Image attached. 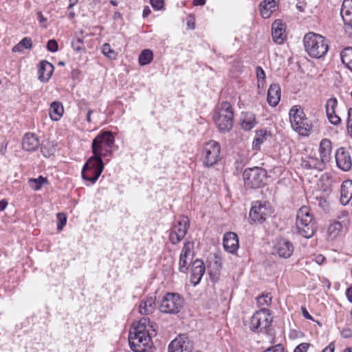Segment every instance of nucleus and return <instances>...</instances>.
I'll use <instances>...</instances> for the list:
<instances>
[{
    "label": "nucleus",
    "instance_id": "1",
    "mask_svg": "<svg viewBox=\"0 0 352 352\" xmlns=\"http://www.w3.org/2000/svg\"><path fill=\"white\" fill-rule=\"evenodd\" d=\"M148 322V318H142L137 324L134 323L130 329L129 342L131 349L135 352H152L147 349L151 345V336L145 331Z\"/></svg>",
    "mask_w": 352,
    "mask_h": 352
},
{
    "label": "nucleus",
    "instance_id": "2",
    "mask_svg": "<svg viewBox=\"0 0 352 352\" xmlns=\"http://www.w3.org/2000/svg\"><path fill=\"white\" fill-rule=\"evenodd\" d=\"M303 43L306 52L314 58L323 57L329 50V45L326 38L320 34L314 32H309L305 35Z\"/></svg>",
    "mask_w": 352,
    "mask_h": 352
},
{
    "label": "nucleus",
    "instance_id": "3",
    "mask_svg": "<svg viewBox=\"0 0 352 352\" xmlns=\"http://www.w3.org/2000/svg\"><path fill=\"white\" fill-rule=\"evenodd\" d=\"M316 229V223L309 208L307 206H302L296 214V230L297 232L302 236L309 239L314 234Z\"/></svg>",
    "mask_w": 352,
    "mask_h": 352
},
{
    "label": "nucleus",
    "instance_id": "4",
    "mask_svg": "<svg viewBox=\"0 0 352 352\" xmlns=\"http://www.w3.org/2000/svg\"><path fill=\"white\" fill-rule=\"evenodd\" d=\"M289 115L291 126L294 131L302 136H308L313 132L312 124L306 118L301 106H294Z\"/></svg>",
    "mask_w": 352,
    "mask_h": 352
},
{
    "label": "nucleus",
    "instance_id": "5",
    "mask_svg": "<svg viewBox=\"0 0 352 352\" xmlns=\"http://www.w3.org/2000/svg\"><path fill=\"white\" fill-rule=\"evenodd\" d=\"M215 124L220 132L230 131L233 127L234 113L231 104L228 102L221 103L213 116Z\"/></svg>",
    "mask_w": 352,
    "mask_h": 352
},
{
    "label": "nucleus",
    "instance_id": "6",
    "mask_svg": "<svg viewBox=\"0 0 352 352\" xmlns=\"http://www.w3.org/2000/svg\"><path fill=\"white\" fill-rule=\"evenodd\" d=\"M272 317L270 311L267 309H261L252 316L250 324L252 331L260 333L263 332L266 335L272 336L273 331L271 328Z\"/></svg>",
    "mask_w": 352,
    "mask_h": 352
},
{
    "label": "nucleus",
    "instance_id": "7",
    "mask_svg": "<svg viewBox=\"0 0 352 352\" xmlns=\"http://www.w3.org/2000/svg\"><path fill=\"white\" fill-rule=\"evenodd\" d=\"M114 137L111 132L104 131L98 135L92 142V151L94 155L106 156L111 153L110 149L114 144Z\"/></svg>",
    "mask_w": 352,
    "mask_h": 352
},
{
    "label": "nucleus",
    "instance_id": "8",
    "mask_svg": "<svg viewBox=\"0 0 352 352\" xmlns=\"http://www.w3.org/2000/svg\"><path fill=\"white\" fill-rule=\"evenodd\" d=\"M243 178L247 186L252 188H260L265 184L267 172L258 166L248 168L243 171Z\"/></svg>",
    "mask_w": 352,
    "mask_h": 352
},
{
    "label": "nucleus",
    "instance_id": "9",
    "mask_svg": "<svg viewBox=\"0 0 352 352\" xmlns=\"http://www.w3.org/2000/svg\"><path fill=\"white\" fill-rule=\"evenodd\" d=\"M184 305V300L177 293H167L162 298L160 310L162 313L175 314L179 312Z\"/></svg>",
    "mask_w": 352,
    "mask_h": 352
},
{
    "label": "nucleus",
    "instance_id": "10",
    "mask_svg": "<svg viewBox=\"0 0 352 352\" xmlns=\"http://www.w3.org/2000/svg\"><path fill=\"white\" fill-rule=\"evenodd\" d=\"M221 146L219 144L214 141L208 142L204 147L202 160L205 166H212L215 164L220 159Z\"/></svg>",
    "mask_w": 352,
    "mask_h": 352
},
{
    "label": "nucleus",
    "instance_id": "11",
    "mask_svg": "<svg viewBox=\"0 0 352 352\" xmlns=\"http://www.w3.org/2000/svg\"><path fill=\"white\" fill-rule=\"evenodd\" d=\"M272 213V206L266 201H256L252 203L250 217L254 221L262 223Z\"/></svg>",
    "mask_w": 352,
    "mask_h": 352
},
{
    "label": "nucleus",
    "instance_id": "12",
    "mask_svg": "<svg viewBox=\"0 0 352 352\" xmlns=\"http://www.w3.org/2000/svg\"><path fill=\"white\" fill-rule=\"evenodd\" d=\"M190 226V221L186 216H182L177 223L173 226L169 240L172 244L179 243L186 236Z\"/></svg>",
    "mask_w": 352,
    "mask_h": 352
},
{
    "label": "nucleus",
    "instance_id": "13",
    "mask_svg": "<svg viewBox=\"0 0 352 352\" xmlns=\"http://www.w3.org/2000/svg\"><path fill=\"white\" fill-rule=\"evenodd\" d=\"M337 166L344 171L351 169L352 159L349 150L343 147L339 148L335 155Z\"/></svg>",
    "mask_w": 352,
    "mask_h": 352
},
{
    "label": "nucleus",
    "instance_id": "14",
    "mask_svg": "<svg viewBox=\"0 0 352 352\" xmlns=\"http://www.w3.org/2000/svg\"><path fill=\"white\" fill-rule=\"evenodd\" d=\"M340 14L345 26V32L352 36V0H344Z\"/></svg>",
    "mask_w": 352,
    "mask_h": 352
},
{
    "label": "nucleus",
    "instance_id": "15",
    "mask_svg": "<svg viewBox=\"0 0 352 352\" xmlns=\"http://www.w3.org/2000/svg\"><path fill=\"white\" fill-rule=\"evenodd\" d=\"M190 351L189 340L184 334L178 336L168 346V352H190Z\"/></svg>",
    "mask_w": 352,
    "mask_h": 352
},
{
    "label": "nucleus",
    "instance_id": "16",
    "mask_svg": "<svg viewBox=\"0 0 352 352\" xmlns=\"http://www.w3.org/2000/svg\"><path fill=\"white\" fill-rule=\"evenodd\" d=\"M156 307V296L154 294H150L142 300L139 306V313L142 315L152 314Z\"/></svg>",
    "mask_w": 352,
    "mask_h": 352
},
{
    "label": "nucleus",
    "instance_id": "17",
    "mask_svg": "<svg viewBox=\"0 0 352 352\" xmlns=\"http://www.w3.org/2000/svg\"><path fill=\"white\" fill-rule=\"evenodd\" d=\"M223 245L228 252L235 254L239 247L237 234L232 232H226L223 236Z\"/></svg>",
    "mask_w": 352,
    "mask_h": 352
},
{
    "label": "nucleus",
    "instance_id": "18",
    "mask_svg": "<svg viewBox=\"0 0 352 352\" xmlns=\"http://www.w3.org/2000/svg\"><path fill=\"white\" fill-rule=\"evenodd\" d=\"M205 273V265L204 262L197 259L192 263L191 269L190 282L194 285L199 283L203 275Z\"/></svg>",
    "mask_w": 352,
    "mask_h": 352
},
{
    "label": "nucleus",
    "instance_id": "19",
    "mask_svg": "<svg viewBox=\"0 0 352 352\" xmlns=\"http://www.w3.org/2000/svg\"><path fill=\"white\" fill-rule=\"evenodd\" d=\"M338 105V101L336 98H329L326 103V113L329 122L334 124L338 125L340 123V118L336 114V108Z\"/></svg>",
    "mask_w": 352,
    "mask_h": 352
},
{
    "label": "nucleus",
    "instance_id": "20",
    "mask_svg": "<svg viewBox=\"0 0 352 352\" xmlns=\"http://www.w3.org/2000/svg\"><path fill=\"white\" fill-rule=\"evenodd\" d=\"M278 0H263L259 5V10L263 19H268L278 9Z\"/></svg>",
    "mask_w": 352,
    "mask_h": 352
},
{
    "label": "nucleus",
    "instance_id": "21",
    "mask_svg": "<svg viewBox=\"0 0 352 352\" xmlns=\"http://www.w3.org/2000/svg\"><path fill=\"white\" fill-rule=\"evenodd\" d=\"M22 146L24 150L32 152L41 146L40 140L36 134L28 133L23 139Z\"/></svg>",
    "mask_w": 352,
    "mask_h": 352
},
{
    "label": "nucleus",
    "instance_id": "22",
    "mask_svg": "<svg viewBox=\"0 0 352 352\" xmlns=\"http://www.w3.org/2000/svg\"><path fill=\"white\" fill-rule=\"evenodd\" d=\"M285 28H283L282 20L276 19L272 25V35L273 40L277 44H283L285 36H283Z\"/></svg>",
    "mask_w": 352,
    "mask_h": 352
},
{
    "label": "nucleus",
    "instance_id": "23",
    "mask_svg": "<svg viewBox=\"0 0 352 352\" xmlns=\"http://www.w3.org/2000/svg\"><path fill=\"white\" fill-rule=\"evenodd\" d=\"M54 70V65L47 60H42L38 66V79L43 82H46L52 76Z\"/></svg>",
    "mask_w": 352,
    "mask_h": 352
},
{
    "label": "nucleus",
    "instance_id": "24",
    "mask_svg": "<svg viewBox=\"0 0 352 352\" xmlns=\"http://www.w3.org/2000/svg\"><path fill=\"white\" fill-rule=\"evenodd\" d=\"M301 165L307 169L322 170L325 167V162L320 157L318 158L315 155H310L307 159L302 160Z\"/></svg>",
    "mask_w": 352,
    "mask_h": 352
},
{
    "label": "nucleus",
    "instance_id": "25",
    "mask_svg": "<svg viewBox=\"0 0 352 352\" xmlns=\"http://www.w3.org/2000/svg\"><path fill=\"white\" fill-rule=\"evenodd\" d=\"M352 199V181L342 182L340 189V202L342 205L348 204Z\"/></svg>",
    "mask_w": 352,
    "mask_h": 352
},
{
    "label": "nucleus",
    "instance_id": "26",
    "mask_svg": "<svg viewBox=\"0 0 352 352\" xmlns=\"http://www.w3.org/2000/svg\"><path fill=\"white\" fill-rule=\"evenodd\" d=\"M267 102L272 107H276L280 99V88L278 85H271L267 92Z\"/></svg>",
    "mask_w": 352,
    "mask_h": 352
},
{
    "label": "nucleus",
    "instance_id": "27",
    "mask_svg": "<svg viewBox=\"0 0 352 352\" xmlns=\"http://www.w3.org/2000/svg\"><path fill=\"white\" fill-rule=\"evenodd\" d=\"M331 142L330 140L324 138L322 139L320 143L319 153L320 157L325 162H329L331 153Z\"/></svg>",
    "mask_w": 352,
    "mask_h": 352
},
{
    "label": "nucleus",
    "instance_id": "28",
    "mask_svg": "<svg viewBox=\"0 0 352 352\" xmlns=\"http://www.w3.org/2000/svg\"><path fill=\"white\" fill-rule=\"evenodd\" d=\"M64 108L62 103L59 101H54L50 104V116L52 120L58 121L63 116Z\"/></svg>",
    "mask_w": 352,
    "mask_h": 352
},
{
    "label": "nucleus",
    "instance_id": "29",
    "mask_svg": "<svg viewBox=\"0 0 352 352\" xmlns=\"http://www.w3.org/2000/svg\"><path fill=\"white\" fill-rule=\"evenodd\" d=\"M256 120L254 114L251 113H242L241 117V128L245 131H250L256 125Z\"/></svg>",
    "mask_w": 352,
    "mask_h": 352
},
{
    "label": "nucleus",
    "instance_id": "30",
    "mask_svg": "<svg viewBox=\"0 0 352 352\" xmlns=\"http://www.w3.org/2000/svg\"><path fill=\"white\" fill-rule=\"evenodd\" d=\"M83 168L94 169V170H98L100 168H101V173L104 169V164L102 160V156L99 155H94L91 157L87 162L84 165Z\"/></svg>",
    "mask_w": 352,
    "mask_h": 352
},
{
    "label": "nucleus",
    "instance_id": "31",
    "mask_svg": "<svg viewBox=\"0 0 352 352\" xmlns=\"http://www.w3.org/2000/svg\"><path fill=\"white\" fill-rule=\"evenodd\" d=\"M101 175V168L98 170L82 168V177L84 180L89 182L91 184H94Z\"/></svg>",
    "mask_w": 352,
    "mask_h": 352
},
{
    "label": "nucleus",
    "instance_id": "32",
    "mask_svg": "<svg viewBox=\"0 0 352 352\" xmlns=\"http://www.w3.org/2000/svg\"><path fill=\"white\" fill-rule=\"evenodd\" d=\"M267 135L266 130L256 131L252 142V149L256 151L260 150L261 145L267 140Z\"/></svg>",
    "mask_w": 352,
    "mask_h": 352
},
{
    "label": "nucleus",
    "instance_id": "33",
    "mask_svg": "<svg viewBox=\"0 0 352 352\" xmlns=\"http://www.w3.org/2000/svg\"><path fill=\"white\" fill-rule=\"evenodd\" d=\"M340 56L342 63L352 72V47H348L344 49Z\"/></svg>",
    "mask_w": 352,
    "mask_h": 352
},
{
    "label": "nucleus",
    "instance_id": "34",
    "mask_svg": "<svg viewBox=\"0 0 352 352\" xmlns=\"http://www.w3.org/2000/svg\"><path fill=\"white\" fill-rule=\"evenodd\" d=\"M28 184L30 187L34 190H39L43 185L47 183L46 177L39 176L38 178H30L28 179Z\"/></svg>",
    "mask_w": 352,
    "mask_h": 352
},
{
    "label": "nucleus",
    "instance_id": "35",
    "mask_svg": "<svg viewBox=\"0 0 352 352\" xmlns=\"http://www.w3.org/2000/svg\"><path fill=\"white\" fill-rule=\"evenodd\" d=\"M342 226L340 222H334L328 228V235L331 240L335 239L340 233Z\"/></svg>",
    "mask_w": 352,
    "mask_h": 352
},
{
    "label": "nucleus",
    "instance_id": "36",
    "mask_svg": "<svg viewBox=\"0 0 352 352\" xmlns=\"http://www.w3.org/2000/svg\"><path fill=\"white\" fill-rule=\"evenodd\" d=\"M153 58V54L150 50H144L139 56V63L141 65L149 64Z\"/></svg>",
    "mask_w": 352,
    "mask_h": 352
},
{
    "label": "nucleus",
    "instance_id": "37",
    "mask_svg": "<svg viewBox=\"0 0 352 352\" xmlns=\"http://www.w3.org/2000/svg\"><path fill=\"white\" fill-rule=\"evenodd\" d=\"M286 240L285 239H280V242L274 248L273 254H277L280 257H286Z\"/></svg>",
    "mask_w": 352,
    "mask_h": 352
},
{
    "label": "nucleus",
    "instance_id": "38",
    "mask_svg": "<svg viewBox=\"0 0 352 352\" xmlns=\"http://www.w3.org/2000/svg\"><path fill=\"white\" fill-rule=\"evenodd\" d=\"M193 248L194 243L192 241H187L184 243V247L182 248L181 255L186 256V257L190 258L192 259L194 254H193Z\"/></svg>",
    "mask_w": 352,
    "mask_h": 352
},
{
    "label": "nucleus",
    "instance_id": "39",
    "mask_svg": "<svg viewBox=\"0 0 352 352\" xmlns=\"http://www.w3.org/2000/svg\"><path fill=\"white\" fill-rule=\"evenodd\" d=\"M102 54L109 59L115 60L117 57V53L111 48L109 43H104L102 47Z\"/></svg>",
    "mask_w": 352,
    "mask_h": 352
},
{
    "label": "nucleus",
    "instance_id": "40",
    "mask_svg": "<svg viewBox=\"0 0 352 352\" xmlns=\"http://www.w3.org/2000/svg\"><path fill=\"white\" fill-rule=\"evenodd\" d=\"M188 260H192L190 258L186 257L180 254L179 262V270L180 272L186 273L189 267Z\"/></svg>",
    "mask_w": 352,
    "mask_h": 352
},
{
    "label": "nucleus",
    "instance_id": "41",
    "mask_svg": "<svg viewBox=\"0 0 352 352\" xmlns=\"http://www.w3.org/2000/svg\"><path fill=\"white\" fill-rule=\"evenodd\" d=\"M272 294L270 293L263 294L257 298V303L259 306L269 305L272 302Z\"/></svg>",
    "mask_w": 352,
    "mask_h": 352
},
{
    "label": "nucleus",
    "instance_id": "42",
    "mask_svg": "<svg viewBox=\"0 0 352 352\" xmlns=\"http://www.w3.org/2000/svg\"><path fill=\"white\" fill-rule=\"evenodd\" d=\"M258 87H263L265 79L264 70L259 66L256 68Z\"/></svg>",
    "mask_w": 352,
    "mask_h": 352
},
{
    "label": "nucleus",
    "instance_id": "43",
    "mask_svg": "<svg viewBox=\"0 0 352 352\" xmlns=\"http://www.w3.org/2000/svg\"><path fill=\"white\" fill-rule=\"evenodd\" d=\"M72 47L76 52H80L85 51L83 41L80 38H75L72 42Z\"/></svg>",
    "mask_w": 352,
    "mask_h": 352
},
{
    "label": "nucleus",
    "instance_id": "44",
    "mask_svg": "<svg viewBox=\"0 0 352 352\" xmlns=\"http://www.w3.org/2000/svg\"><path fill=\"white\" fill-rule=\"evenodd\" d=\"M147 318V317H146ZM148 319H149L148 318ZM157 324L155 322H151L150 320H148V324H146L145 331L148 333V334L151 336V339L153 336L156 335V329Z\"/></svg>",
    "mask_w": 352,
    "mask_h": 352
},
{
    "label": "nucleus",
    "instance_id": "45",
    "mask_svg": "<svg viewBox=\"0 0 352 352\" xmlns=\"http://www.w3.org/2000/svg\"><path fill=\"white\" fill-rule=\"evenodd\" d=\"M57 219V230H62L63 228L65 226L67 223V217L63 213H58Z\"/></svg>",
    "mask_w": 352,
    "mask_h": 352
},
{
    "label": "nucleus",
    "instance_id": "46",
    "mask_svg": "<svg viewBox=\"0 0 352 352\" xmlns=\"http://www.w3.org/2000/svg\"><path fill=\"white\" fill-rule=\"evenodd\" d=\"M47 49L51 52H56L58 51V45L56 40L51 39L47 42Z\"/></svg>",
    "mask_w": 352,
    "mask_h": 352
},
{
    "label": "nucleus",
    "instance_id": "47",
    "mask_svg": "<svg viewBox=\"0 0 352 352\" xmlns=\"http://www.w3.org/2000/svg\"><path fill=\"white\" fill-rule=\"evenodd\" d=\"M289 339L292 340L300 339L303 337V333L299 331L291 330L289 335Z\"/></svg>",
    "mask_w": 352,
    "mask_h": 352
},
{
    "label": "nucleus",
    "instance_id": "48",
    "mask_svg": "<svg viewBox=\"0 0 352 352\" xmlns=\"http://www.w3.org/2000/svg\"><path fill=\"white\" fill-rule=\"evenodd\" d=\"M347 130L351 136H352V108H350L348 111Z\"/></svg>",
    "mask_w": 352,
    "mask_h": 352
},
{
    "label": "nucleus",
    "instance_id": "49",
    "mask_svg": "<svg viewBox=\"0 0 352 352\" xmlns=\"http://www.w3.org/2000/svg\"><path fill=\"white\" fill-rule=\"evenodd\" d=\"M309 345V343H301L295 348L294 352H307Z\"/></svg>",
    "mask_w": 352,
    "mask_h": 352
},
{
    "label": "nucleus",
    "instance_id": "50",
    "mask_svg": "<svg viewBox=\"0 0 352 352\" xmlns=\"http://www.w3.org/2000/svg\"><path fill=\"white\" fill-rule=\"evenodd\" d=\"M19 43L24 49H30L32 47V43L30 38L25 37Z\"/></svg>",
    "mask_w": 352,
    "mask_h": 352
},
{
    "label": "nucleus",
    "instance_id": "51",
    "mask_svg": "<svg viewBox=\"0 0 352 352\" xmlns=\"http://www.w3.org/2000/svg\"><path fill=\"white\" fill-rule=\"evenodd\" d=\"M151 4L153 8L160 10L164 7V0H150Z\"/></svg>",
    "mask_w": 352,
    "mask_h": 352
},
{
    "label": "nucleus",
    "instance_id": "52",
    "mask_svg": "<svg viewBox=\"0 0 352 352\" xmlns=\"http://www.w3.org/2000/svg\"><path fill=\"white\" fill-rule=\"evenodd\" d=\"M264 352H284V347L282 344H276L272 347L268 348Z\"/></svg>",
    "mask_w": 352,
    "mask_h": 352
},
{
    "label": "nucleus",
    "instance_id": "53",
    "mask_svg": "<svg viewBox=\"0 0 352 352\" xmlns=\"http://www.w3.org/2000/svg\"><path fill=\"white\" fill-rule=\"evenodd\" d=\"M295 6H296V8L299 11L304 12L305 6H306V3H305V1L303 0L302 1H298L296 2Z\"/></svg>",
    "mask_w": 352,
    "mask_h": 352
},
{
    "label": "nucleus",
    "instance_id": "54",
    "mask_svg": "<svg viewBox=\"0 0 352 352\" xmlns=\"http://www.w3.org/2000/svg\"><path fill=\"white\" fill-rule=\"evenodd\" d=\"M325 261V257L322 254H318L315 256V261L318 265H322Z\"/></svg>",
    "mask_w": 352,
    "mask_h": 352
},
{
    "label": "nucleus",
    "instance_id": "55",
    "mask_svg": "<svg viewBox=\"0 0 352 352\" xmlns=\"http://www.w3.org/2000/svg\"><path fill=\"white\" fill-rule=\"evenodd\" d=\"M335 350V344L331 342L327 347H325L322 352H333Z\"/></svg>",
    "mask_w": 352,
    "mask_h": 352
},
{
    "label": "nucleus",
    "instance_id": "56",
    "mask_svg": "<svg viewBox=\"0 0 352 352\" xmlns=\"http://www.w3.org/2000/svg\"><path fill=\"white\" fill-rule=\"evenodd\" d=\"M301 309H302V316L306 319L313 320L312 316L309 314V312L307 311V310L306 309L305 307H302Z\"/></svg>",
    "mask_w": 352,
    "mask_h": 352
},
{
    "label": "nucleus",
    "instance_id": "57",
    "mask_svg": "<svg viewBox=\"0 0 352 352\" xmlns=\"http://www.w3.org/2000/svg\"><path fill=\"white\" fill-rule=\"evenodd\" d=\"M346 296L348 300L352 303V287H350L346 289Z\"/></svg>",
    "mask_w": 352,
    "mask_h": 352
},
{
    "label": "nucleus",
    "instance_id": "58",
    "mask_svg": "<svg viewBox=\"0 0 352 352\" xmlns=\"http://www.w3.org/2000/svg\"><path fill=\"white\" fill-rule=\"evenodd\" d=\"M287 258L289 257L294 252V246L292 243L287 241Z\"/></svg>",
    "mask_w": 352,
    "mask_h": 352
},
{
    "label": "nucleus",
    "instance_id": "59",
    "mask_svg": "<svg viewBox=\"0 0 352 352\" xmlns=\"http://www.w3.org/2000/svg\"><path fill=\"white\" fill-rule=\"evenodd\" d=\"M24 49L20 43H19L17 45H14L12 48V51L14 52H21Z\"/></svg>",
    "mask_w": 352,
    "mask_h": 352
},
{
    "label": "nucleus",
    "instance_id": "60",
    "mask_svg": "<svg viewBox=\"0 0 352 352\" xmlns=\"http://www.w3.org/2000/svg\"><path fill=\"white\" fill-rule=\"evenodd\" d=\"M206 0H194L193 5L195 6H204L206 4Z\"/></svg>",
    "mask_w": 352,
    "mask_h": 352
},
{
    "label": "nucleus",
    "instance_id": "61",
    "mask_svg": "<svg viewBox=\"0 0 352 352\" xmlns=\"http://www.w3.org/2000/svg\"><path fill=\"white\" fill-rule=\"evenodd\" d=\"M7 205H8V202L6 200H4V199L1 200L0 201V212L4 210L5 208H6Z\"/></svg>",
    "mask_w": 352,
    "mask_h": 352
},
{
    "label": "nucleus",
    "instance_id": "62",
    "mask_svg": "<svg viewBox=\"0 0 352 352\" xmlns=\"http://www.w3.org/2000/svg\"><path fill=\"white\" fill-rule=\"evenodd\" d=\"M69 4L68 6L67 9L70 10L72 9L76 4L78 3V0H69Z\"/></svg>",
    "mask_w": 352,
    "mask_h": 352
},
{
    "label": "nucleus",
    "instance_id": "63",
    "mask_svg": "<svg viewBox=\"0 0 352 352\" xmlns=\"http://www.w3.org/2000/svg\"><path fill=\"white\" fill-rule=\"evenodd\" d=\"M38 19L40 23H43L46 21V19L43 16L41 12H38Z\"/></svg>",
    "mask_w": 352,
    "mask_h": 352
},
{
    "label": "nucleus",
    "instance_id": "64",
    "mask_svg": "<svg viewBox=\"0 0 352 352\" xmlns=\"http://www.w3.org/2000/svg\"><path fill=\"white\" fill-rule=\"evenodd\" d=\"M150 12H151L150 9L148 7L144 8V9L143 10L142 15L144 17H146L149 14Z\"/></svg>",
    "mask_w": 352,
    "mask_h": 352
}]
</instances>
